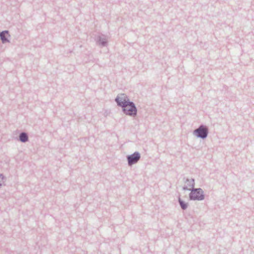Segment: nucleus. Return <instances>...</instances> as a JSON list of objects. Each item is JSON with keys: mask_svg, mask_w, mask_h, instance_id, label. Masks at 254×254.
<instances>
[{"mask_svg": "<svg viewBox=\"0 0 254 254\" xmlns=\"http://www.w3.org/2000/svg\"><path fill=\"white\" fill-rule=\"evenodd\" d=\"M20 139L22 142L26 141L28 139V137L26 133H22L20 135Z\"/></svg>", "mask_w": 254, "mask_h": 254, "instance_id": "0eeeda50", "label": "nucleus"}, {"mask_svg": "<svg viewBox=\"0 0 254 254\" xmlns=\"http://www.w3.org/2000/svg\"><path fill=\"white\" fill-rule=\"evenodd\" d=\"M121 106L124 109V111L125 114L128 115H134L136 113V108L132 102H129L126 104V102L122 101L120 102Z\"/></svg>", "mask_w": 254, "mask_h": 254, "instance_id": "f257e3e1", "label": "nucleus"}, {"mask_svg": "<svg viewBox=\"0 0 254 254\" xmlns=\"http://www.w3.org/2000/svg\"><path fill=\"white\" fill-rule=\"evenodd\" d=\"M140 158V155L138 153L135 152L127 157L128 164H132L136 163Z\"/></svg>", "mask_w": 254, "mask_h": 254, "instance_id": "20e7f679", "label": "nucleus"}, {"mask_svg": "<svg viewBox=\"0 0 254 254\" xmlns=\"http://www.w3.org/2000/svg\"><path fill=\"white\" fill-rule=\"evenodd\" d=\"M0 36L3 43L8 41L7 38L9 37V35L8 33V31H5L2 32L0 34Z\"/></svg>", "mask_w": 254, "mask_h": 254, "instance_id": "423d86ee", "label": "nucleus"}, {"mask_svg": "<svg viewBox=\"0 0 254 254\" xmlns=\"http://www.w3.org/2000/svg\"><path fill=\"white\" fill-rule=\"evenodd\" d=\"M116 101L118 103V105L121 106L120 102L122 101L123 102H126V104L129 103L128 101L127 97L125 94H121L120 96H118L116 99Z\"/></svg>", "mask_w": 254, "mask_h": 254, "instance_id": "39448f33", "label": "nucleus"}, {"mask_svg": "<svg viewBox=\"0 0 254 254\" xmlns=\"http://www.w3.org/2000/svg\"><path fill=\"white\" fill-rule=\"evenodd\" d=\"M194 133L198 137L205 138L206 137L207 134V130L206 128L201 126L199 128L195 130Z\"/></svg>", "mask_w": 254, "mask_h": 254, "instance_id": "7ed1b4c3", "label": "nucleus"}, {"mask_svg": "<svg viewBox=\"0 0 254 254\" xmlns=\"http://www.w3.org/2000/svg\"><path fill=\"white\" fill-rule=\"evenodd\" d=\"M190 198L194 200H201L203 199L202 190L199 189L192 190L190 193Z\"/></svg>", "mask_w": 254, "mask_h": 254, "instance_id": "f03ea898", "label": "nucleus"}, {"mask_svg": "<svg viewBox=\"0 0 254 254\" xmlns=\"http://www.w3.org/2000/svg\"><path fill=\"white\" fill-rule=\"evenodd\" d=\"M179 202L182 209H185L187 207V204L184 203L181 199H179Z\"/></svg>", "mask_w": 254, "mask_h": 254, "instance_id": "6e6552de", "label": "nucleus"}]
</instances>
